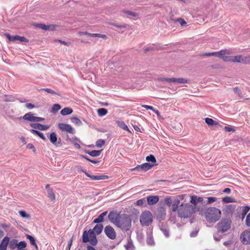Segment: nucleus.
Returning a JSON list of instances; mask_svg holds the SVG:
<instances>
[{
    "instance_id": "obj_24",
    "label": "nucleus",
    "mask_w": 250,
    "mask_h": 250,
    "mask_svg": "<svg viewBox=\"0 0 250 250\" xmlns=\"http://www.w3.org/2000/svg\"><path fill=\"white\" fill-rule=\"evenodd\" d=\"M205 123L209 126L212 127L219 125V122L213 120L212 119L209 118H205Z\"/></svg>"
},
{
    "instance_id": "obj_5",
    "label": "nucleus",
    "mask_w": 250,
    "mask_h": 250,
    "mask_svg": "<svg viewBox=\"0 0 250 250\" xmlns=\"http://www.w3.org/2000/svg\"><path fill=\"white\" fill-rule=\"evenodd\" d=\"M207 220L210 222H215L219 220V209L211 207L208 208L205 213Z\"/></svg>"
},
{
    "instance_id": "obj_20",
    "label": "nucleus",
    "mask_w": 250,
    "mask_h": 250,
    "mask_svg": "<svg viewBox=\"0 0 250 250\" xmlns=\"http://www.w3.org/2000/svg\"><path fill=\"white\" fill-rule=\"evenodd\" d=\"M10 238L6 236H5L0 244V250H6Z\"/></svg>"
},
{
    "instance_id": "obj_38",
    "label": "nucleus",
    "mask_w": 250,
    "mask_h": 250,
    "mask_svg": "<svg viewBox=\"0 0 250 250\" xmlns=\"http://www.w3.org/2000/svg\"><path fill=\"white\" fill-rule=\"evenodd\" d=\"M48 197L50 198V199L52 201H54L55 199V195L53 191V189L52 188H49L48 189Z\"/></svg>"
},
{
    "instance_id": "obj_47",
    "label": "nucleus",
    "mask_w": 250,
    "mask_h": 250,
    "mask_svg": "<svg viewBox=\"0 0 250 250\" xmlns=\"http://www.w3.org/2000/svg\"><path fill=\"white\" fill-rule=\"evenodd\" d=\"M125 14H127L128 15L131 16L133 17H136L138 16L137 13L132 12L129 10H125L123 11Z\"/></svg>"
},
{
    "instance_id": "obj_29",
    "label": "nucleus",
    "mask_w": 250,
    "mask_h": 250,
    "mask_svg": "<svg viewBox=\"0 0 250 250\" xmlns=\"http://www.w3.org/2000/svg\"><path fill=\"white\" fill-rule=\"evenodd\" d=\"M125 247L126 250H134L135 247L133 244V242L129 237L127 239V243L125 245Z\"/></svg>"
},
{
    "instance_id": "obj_1",
    "label": "nucleus",
    "mask_w": 250,
    "mask_h": 250,
    "mask_svg": "<svg viewBox=\"0 0 250 250\" xmlns=\"http://www.w3.org/2000/svg\"><path fill=\"white\" fill-rule=\"evenodd\" d=\"M104 226L101 224H97L92 229L84 230L82 236V242L83 243L89 242L92 246L97 244L98 240L96 235H99L103 231Z\"/></svg>"
},
{
    "instance_id": "obj_6",
    "label": "nucleus",
    "mask_w": 250,
    "mask_h": 250,
    "mask_svg": "<svg viewBox=\"0 0 250 250\" xmlns=\"http://www.w3.org/2000/svg\"><path fill=\"white\" fill-rule=\"evenodd\" d=\"M153 221L152 213L149 211L143 212L140 218V222L143 226H148Z\"/></svg>"
},
{
    "instance_id": "obj_51",
    "label": "nucleus",
    "mask_w": 250,
    "mask_h": 250,
    "mask_svg": "<svg viewBox=\"0 0 250 250\" xmlns=\"http://www.w3.org/2000/svg\"><path fill=\"white\" fill-rule=\"evenodd\" d=\"M137 238L138 241L140 243H143L144 240V235L142 233H138L137 234Z\"/></svg>"
},
{
    "instance_id": "obj_18",
    "label": "nucleus",
    "mask_w": 250,
    "mask_h": 250,
    "mask_svg": "<svg viewBox=\"0 0 250 250\" xmlns=\"http://www.w3.org/2000/svg\"><path fill=\"white\" fill-rule=\"evenodd\" d=\"M159 200V196L158 195H150L146 197V201L149 205H153L156 204Z\"/></svg>"
},
{
    "instance_id": "obj_56",
    "label": "nucleus",
    "mask_w": 250,
    "mask_h": 250,
    "mask_svg": "<svg viewBox=\"0 0 250 250\" xmlns=\"http://www.w3.org/2000/svg\"><path fill=\"white\" fill-rule=\"evenodd\" d=\"M120 126L123 128L124 130L127 131L129 132H130V131L129 130L128 126L125 124L124 122H122L121 123V124L120 125Z\"/></svg>"
},
{
    "instance_id": "obj_44",
    "label": "nucleus",
    "mask_w": 250,
    "mask_h": 250,
    "mask_svg": "<svg viewBox=\"0 0 250 250\" xmlns=\"http://www.w3.org/2000/svg\"><path fill=\"white\" fill-rule=\"evenodd\" d=\"M146 161L147 162H151L153 163L156 162V160L153 155L150 154L149 156H146Z\"/></svg>"
},
{
    "instance_id": "obj_31",
    "label": "nucleus",
    "mask_w": 250,
    "mask_h": 250,
    "mask_svg": "<svg viewBox=\"0 0 250 250\" xmlns=\"http://www.w3.org/2000/svg\"><path fill=\"white\" fill-rule=\"evenodd\" d=\"M4 35L8 39L10 42H15L19 41V35L11 36L9 33H5Z\"/></svg>"
},
{
    "instance_id": "obj_59",
    "label": "nucleus",
    "mask_w": 250,
    "mask_h": 250,
    "mask_svg": "<svg viewBox=\"0 0 250 250\" xmlns=\"http://www.w3.org/2000/svg\"><path fill=\"white\" fill-rule=\"evenodd\" d=\"M26 147L28 149H32L33 150V151L34 152L36 151L35 147H34V145L32 144H31V143L28 144L27 145Z\"/></svg>"
},
{
    "instance_id": "obj_42",
    "label": "nucleus",
    "mask_w": 250,
    "mask_h": 250,
    "mask_svg": "<svg viewBox=\"0 0 250 250\" xmlns=\"http://www.w3.org/2000/svg\"><path fill=\"white\" fill-rule=\"evenodd\" d=\"M71 120L72 123H73L77 125H82V121L78 118L72 117L71 118Z\"/></svg>"
},
{
    "instance_id": "obj_3",
    "label": "nucleus",
    "mask_w": 250,
    "mask_h": 250,
    "mask_svg": "<svg viewBox=\"0 0 250 250\" xmlns=\"http://www.w3.org/2000/svg\"><path fill=\"white\" fill-rule=\"evenodd\" d=\"M232 53L231 51L229 49H224L220 51V58H221L225 62H232L244 63L245 61L242 56L238 55L234 57L227 56Z\"/></svg>"
},
{
    "instance_id": "obj_21",
    "label": "nucleus",
    "mask_w": 250,
    "mask_h": 250,
    "mask_svg": "<svg viewBox=\"0 0 250 250\" xmlns=\"http://www.w3.org/2000/svg\"><path fill=\"white\" fill-rule=\"evenodd\" d=\"M146 243L148 245L152 246L155 245V242L152 236V232H147L146 233Z\"/></svg>"
},
{
    "instance_id": "obj_62",
    "label": "nucleus",
    "mask_w": 250,
    "mask_h": 250,
    "mask_svg": "<svg viewBox=\"0 0 250 250\" xmlns=\"http://www.w3.org/2000/svg\"><path fill=\"white\" fill-rule=\"evenodd\" d=\"M19 41H20L21 42H29V40L27 39L23 36H19Z\"/></svg>"
},
{
    "instance_id": "obj_19",
    "label": "nucleus",
    "mask_w": 250,
    "mask_h": 250,
    "mask_svg": "<svg viewBox=\"0 0 250 250\" xmlns=\"http://www.w3.org/2000/svg\"><path fill=\"white\" fill-rule=\"evenodd\" d=\"M23 119L24 120L35 122L36 116H34L33 114L31 112L26 113L23 116L18 118V119Z\"/></svg>"
},
{
    "instance_id": "obj_41",
    "label": "nucleus",
    "mask_w": 250,
    "mask_h": 250,
    "mask_svg": "<svg viewBox=\"0 0 250 250\" xmlns=\"http://www.w3.org/2000/svg\"><path fill=\"white\" fill-rule=\"evenodd\" d=\"M61 108V106L59 104H53L51 112L53 113H56L59 110H60Z\"/></svg>"
},
{
    "instance_id": "obj_43",
    "label": "nucleus",
    "mask_w": 250,
    "mask_h": 250,
    "mask_svg": "<svg viewBox=\"0 0 250 250\" xmlns=\"http://www.w3.org/2000/svg\"><path fill=\"white\" fill-rule=\"evenodd\" d=\"M26 238L28 239L31 243V245L32 246L36 245V241L35 238L30 235L26 234Z\"/></svg>"
},
{
    "instance_id": "obj_15",
    "label": "nucleus",
    "mask_w": 250,
    "mask_h": 250,
    "mask_svg": "<svg viewBox=\"0 0 250 250\" xmlns=\"http://www.w3.org/2000/svg\"><path fill=\"white\" fill-rule=\"evenodd\" d=\"M240 239L244 244H250V229L244 231L241 234Z\"/></svg>"
},
{
    "instance_id": "obj_64",
    "label": "nucleus",
    "mask_w": 250,
    "mask_h": 250,
    "mask_svg": "<svg viewBox=\"0 0 250 250\" xmlns=\"http://www.w3.org/2000/svg\"><path fill=\"white\" fill-rule=\"evenodd\" d=\"M198 230H194V231H192L190 233V236L191 237H196L197 234H198Z\"/></svg>"
},
{
    "instance_id": "obj_45",
    "label": "nucleus",
    "mask_w": 250,
    "mask_h": 250,
    "mask_svg": "<svg viewBox=\"0 0 250 250\" xmlns=\"http://www.w3.org/2000/svg\"><path fill=\"white\" fill-rule=\"evenodd\" d=\"M250 209V207L249 206H245L243 209L242 212V218H244L246 215L247 214L249 210Z\"/></svg>"
},
{
    "instance_id": "obj_14",
    "label": "nucleus",
    "mask_w": 250,
    "mask_h": 250,
    "mask_svg": "<svg viewBox=\"0 0 250 250\" xmlns=\"http://www.w3.org/2000/svg\"><path fill=\"white\" fill-rule=\"evenodd\" d=\"M59 128L62 131H66L70 134L75 133V130L70 125L64 123H59L58 124Z\"/></svg>"
},
{
    "instance_id": "obj_16",
    "label": "nucleus",
    "mask_w": 250,
    "mask_h": 250,
    "mask_svg": "<svg viewBox=\"0 0 250 250\" xmlns=\"http://www.w3.org/2000/svg\"><path fill=\"white\" fill-rule=\"evenodd\" d=\"M36 26L45 31H53L57 26L56 24L46 25L43 23H38L36 24Z\"/></svg>"
},
{
    "instance_id": "obj_26",
    "label": "nucleus",
    "mask_w": 250,
    "mask_h": 250,
    "mask_svg": "<svg viewBox=\"0 0 250 250\" xmlns=\"http://www.w3.org/2000/svg\"><path fill=\"white\" fill-rule=\"evenodd\" d=\"M160 229L164 233V235L166 236V237L168 238L169 236V229L167 227V226H166L165 225H164L162 224L161 226H160Z\"/></svg>"
},
{
    "instance_id": "obj_34",
    "label": "nucleus",
    "mask_w": 250,
    "mask_h": 250,
    "mask_svg": "<svg viewBox=\"0 0 250 250\" xmlns=\"http://www.w3.org/2000/svg\"><path fill=\"white\" fill-rule=\"evenodd\" d=\"M154 164H151L149 163H145L142 164V166H143L144 167V172L146 171L147 170L151 168L154 166Z\"/></svg>"
},
{
    "instance_id": "obj_54",
    "label": "nucleus",
    "mask_w": 250,
    "mask_h": 250,
    "mask_svg": "<svg viewBox=\"0 0 250 250\" xmlns=\"http://www.w3.org/2000/svg\"><path fill=\"white\" fill-rule=\"evenodd\" d=\"M234 92L237 94L240 97H242V91L238 87H235L233 88Z\"/></svg>"
},
{
    "instance_id": "obj_2",
    "label": "nucleus",
    "mask_w": 250,
    "mask_h": 250,
    "mask_svg": "<svg viewBox=\"0 0 250 250\" xmlns=\"http://www.w3.org/2000/svg\"><path fill=\"white\" fill-rule=\"evenodd\" d=\"M194 212V208L188 203H182L178 210V216L184 218L190 217Z\"/></svg>"
},
{
    "instance_id": "obj_11",
    "label": "nucleus",
    "mask_w": 250,
    "mask_h": 250,
    "mask_svg": "<svg viewBox=\"0 0 250 250\" xmlns=\"http://www.w3.org/2000/svg\"><path fill=\"white\" fill-rule=\"evenodd\" d=\"M50 142L56 147H60L62 146L61 138H58L55 132H52L48 137Z\"/></svg>"
},
{
    "instance_id": "obj_46",
    "label": "nucleus",
    "mask_w": 250,
    "mask_h": 250,
    "mask_svg": "<svg viewBox=\"0 0 250 250\" xmlns=\"http://www.w3.org/2000/svg\"><path fill=\"white\" fill-rule=\"evenodd\" d=\"M19 214L21 216L24 218H30V215L24 210H20Z\"/></svg>"
},
{
    "instance_id": "obj_53",
    "label": "nucleus",
    "mask_w": 250,
    "mask_h": 250,
    "mask_svg": "<svg viewBox=\"0 0 250 250\" xmlns=\"http://www.w3.org/2000/svg\"><path fill=\"white\" fill-rule=\"evenodd\" d=\"M41 90H43L47 92L48 93H50L53 95H56L57 93L54 90H52L51 89L45 88H42Z\"/></svg>"
},
{
    "instance_id": "obj_28",
    "label": "nucleus",
    "mask_w": 250,
    "mask_h": 250,
    "mask_svg": "<svg viewBox=\"0 0 250 250\" xmlns=\"http://www.w3.org/2000/svg\"><path fill=\"white\" fill-rule=\"evenodd\" d=\"M18 240L16 239H12L9 240V248L11 250H14L17 248Z\"/></svg>"
},
{
    "instance_id": "obj_12",
    "label": "nucleus",
    "mask_w": 250,
    "mask_h": 250,
    "mask_svg": "<svg viewBox=\"0 0 250 250\" xmlns=\"http://www.w3.org/2000/svg\"><path fill=\"white\" fill-rule=\"evenodd\" d=\"M80 171H82L85 174V175L89 177L92 180H106L109 178L107 175H91L88 173L87 171L83 168H78Z\"/></svg>"
},
{
    "instance_id": "obj_49",
    "label": "nucleus",
    "mask_w": 250,
    "mask_h": 250,
    "mask_svg": "<svg viewBox=\"0 0 250 250\" xmlns=\"http://www.w3.org/2000/svg\"><path fill=\"white\" fill-rule=\"evenodd\" d=\"M105 144V140L103 139H98L96 142V146L98 147H101Z\"/></svg>"
},
{
    "instance_id": "obj_48",
    "label": "nucleus",
    "mask_w": 250,
    "mask_h": 250,
    "mask_svg": "<svg viewBox=\"0 0 250 250\" xmlns=\"http://www.w3.org/2000/svg\"><path fill=\"white\" fill-rule=\"evenodd\" d=\"M90 35V37H99V38H102L103 39H105L106 38V36L104 34H101L99 33H91Z\"/></svg>"
},
{
    "instance_id": "obj_33",
    "label": "nucleus",
    "mask_w": 250,
    "mask_h": 250,
    "mask_svg": "<svg viewBox=\"0 0 250 250\" xmlns=\"http://www.w3.org/2000/svg\"><path fill=\"white\" fill-rule=\"evenodd\" d=\"M171 21H172L174 22H179V23L180 24V25H181V26L182 27H184V26H186L187 25V22L186 21L183 19H182V18H178L177 19H170Z\"/></svg>"
},
{
    "instance_id": "obj_25",
    "label": "nucleus",
    "mask_w": 250,
    "mask_h": 250,
    "mask_svg": "<svg viewBox=\"0 0 250 250\" xmlns=\"http://www.w3.org/2000/svg\"><path fill=\"white\" fill-rule=\"evenodd\" d=\"M172 200L170 197H168L164 199V201H161L159 205L162 206H164L166 204L168 207H170L172 203Z\"/></svg>"
},
{
    "instance_id": "obj_35",
    "label": "nucleus",
    "mask_w": 250,
    "mask_h": 250,
    "mask_svg": "<svg viewBox=\"0 0 250 250\" xmlns=\"http://www.w3.org/2000/svg\"><path fill=\"white\" fill-rule=\"evenodd\" d=\"M97 113L99 116L103 117L106 115L107 110L104 108H99L97 110Z\"/></svg>"
},
{
    "instance_id": "obj_22",
    "label": "nucleus",
    "mask_w": 250,
    "mask_h": 250,
    "mask_svg": "<svg viewBox=\"0 0 250 250\" xmlns=\"http://www.w3.org/2000/svg\"><path fill=\"white\" fill-rule=\"evenodd\" d=\"M107 211H105L102 212L93 220V223L100 224V223L103 222L104 220V217L107 215Z\"/></svg>"
},
{
    "instance_id": "obj_61",
    "label": "nucleus",
    "mask_w": 250,
    "mask_h": 250,
    "mask_svg": "<svg viewBox=\"0 0 250 250\" xmlns=\"http://www.w3.org/2000/svg\"><path fill=\"white\" fill-rule=\"evenodd\" d=\"M25 106L29 109H31L35 107V105L31 103H27L25 104Z\"/></svg>"
},
{
    "instance_id": "obj_4",
    "label": "nucleus",
    "mask_w": 250,
    "mask_h": 250,
    "mask_svg": "<svg viewBox=\"0 0 250 250\" xmlns=\"http://www.w3.org/2000/svg\"><path fill=\"white\" fill-rule=\"evenodd\" d=\"M115 226L124 231L129 230L131 226L130 216L126 214H122Z\"/></svg>"
},
{
    "instance_id": "obj_55",
    "label": "nucleus",
    "mask_w": 250,
    "mask_h": 250,
    "mask_svg": "<svg viewBox=\"0 0 250 250\" xmlns=\"http://www.w3.org/2000/svg\"><path fill=\"white\" fill-rule=\"evenodd\" d=\"M197 196L195 195H193L191 196L190 202L193 204L196 205L198 203V201H197Z\"/></svg>"
},
{
    "instance_id": "obj_9",
    "label": "nucleus",
    "mask_w": 250,
    "mask_h": 250,
    "mask_svg": "<svg viewBox=\"0 0 250 250\" xmlns=\"http://www.w3.org/2000/svg\"><path fill=\"white\" fill-rule=\"evenodd\" d=\"M231 221L230 219H223L220 222V231L224 232L230 228Z\"/></svg>"
},
{
    "instance_id": "obj_58",
    "label": "nucleus",
    "mask_w": 250,
    "mask_h": 250,
    "mask_svg": "<svg viewBox=\"0 0 250 250\" xmlns=\"http://www.w3.org/2000/svg\"><path fill=\"white\" fill-rule=\"evenodd\" d=\"M146 202L145 198H142L141 199H139L136 201V205L137 206H142L144 203Z\"/></svg>"
},
{
    "instance_id": "obj_36",
    "label": "nucleus",
    "mask_w": 250,
    "mask_h": 250,
    "mask_svg": "<svg viewBox=\"0 0 250 250\" xmlns=\"http://www.w3.org/2000/svg\"><path fill=\"white\" fill-rule=\"evenodd\" d=\"M222 201L224 203H226L236 202V200L234 198H232L229 196L223 198Z\"/></svg>"
},
{
    "instance_id": "obj_50",
    "label": "nucleus",
    "mask_w": 250,
    "mask_h": 250,
    "mask_svg": "<svg viewBox=\"0 0 250 250\" xmlns=\"http://www.w3.org/2000/svg\"><path fill=\"white\" fill-rule=\"evenodd\" d=\"M110 24L113 26H115L117 28H120V29L125 28L127 26V25L126 24L119 25V24H118L115 23H110Z\"/></svg>"
},
{
    "instance_id": "obj_30",
    "label": "nucleus",
    "mask_w": 250,
    "mask_h": 250,
    "mask_svg": "<svg viewBox=\"0 0 250 250\" xmlns=\"http://www.w3.org/2000/svg\"><path fill=\"white\" fill-rule=\"evenodd\" d=\"M73 109L70 107H65L61 111V114L62 116L71 114L73 112Z\"/></svg>"
},
{
    "instance_id": "obj_37",
    "label": "nucleus",
    "mask_w": 250,
    "mask_h": 250,
    "mask_svg": "<svg viewBox=\"0 0 250 250\" xmlns=\"http://www.w3.org/2000/svg\"><path fill=\"white\" fill-rule=\"evenodd\" d=\"M27 246V244L25 241H22L20 242H18L17 248L18 250H24Z\"/></svg>"
},
{
    "instance_id": "obj_10",
    "label": "nucleus",
    "mask_w": 250,
    "mask_h": 250,
    "mask_svg": "<svg viewBox=\"0 0 250 250\" xmlns=\"http://www.w3.org/2000/svg\"><path fill=\"white\" fill-rule=\"evenodd\" d=\"M121 216L117 210H112L109 212L108 218L111 223L116 225Z\"/></svg>"
},
{
    "instance_id": "obj_60",
    "label": "nucleus",
    "mask_w": 250,
    "mask_h": 250,
    "mask_svg": "<svg viewBox=\"0 0 250 250\" xmlns=\"http://www.w3.org/2000/svg\"><path fill=\"white\" fill-rule=\"evenodd\" d=\"M246 224L248 227H250V213L246 217Z\"/></svg>"
},
{
    "instance_id": "obj_23",
    "label": "nucleus",
    "mask_w": 250,
    "mask_h": 250,
    "mask_svg": "<svg viewBox=\"0 0 250 250\" xmlns=\"http://www.w3.org/2000/svg\"><path fill=\"white\" fill-rule=\"evenodd\" d=\"M103 151V149H101V150H92V151H89L88 150H87V149H85L84 150V151L89 154V155H90L92 157H97V156H99L102 151Z\"/></svg>"
},
{
    "instance_id": "obj_32",
    "label": "nucleus",
    "mask_w": 250,
    "mask_h": 250,
    "mask_svg": "<svg viewBox=\"0 0 250 250\" xmlns=\"http://www.w3.org/2000/svg\"><path fill=\"white\" fill-rule=\"evenodd\" d=\"M220 127L222 128V130L226 132H233L235 131L234 128L230 125L223 126L220 125Z\"/></svg>"
},
{
    "instance_id": "obj_17",
    "label": "nucleus",
    "mask_w": 250,
    "mask_h": 250,
    "mask_svg": "<svg viewBox=\"0 0 250 250\" xmlns=\"http://www.w3.org/2000/svg\"><path fill=\"white\" fill-rule=\"evenodd\" d=\"M30 125L34 129L43 131L46 130L50 127L49 125H42L40 123H31Z\"/></svg>"
},
{
    "instance_id": "obj_8",
    "label": "nucleus",
    "mask_w": 250,
    "mask_h": 250,
    "mask_svg": "<svg viewBox=\"0 0 250 250\" xmlns=\"http://www.w3.org/2000/svg\"><path fill=\"white\" fill-rule=\"evenodd\" d=\"M159 80L162 82H166L167 83H188V80L183 78H160Z\"/></svg>"
},
{
    "instance_id": "obj_13",
    "label": "nucleus",
    "mask_w": 250,
    "mask_h": 250,
    "mask_svg": "<svg viewBox=\"0 0 250 250\" xmlns=\"http://www.w3.org/2000/svg\"><path fill=\"white\" fill-rule=\"evenodd\" d=\"M104 232L107 237L109 239L113 240L116 238V232L111 226H106L104 229Z\"/></svg>"
},
{
    "instance_id": "obj_57",
    "label": "nucleus",
    "mask_w": 250,
    "mask_h": 250,
    "mask_svg": "<svg viewBox=\"0 0 250 250\" xmlns=\"http://www.w3.org/2000/svg\"><path fill=\"white\" fill-rule=\"evenodd\" d=\"M217 200V198L214 197H209L208 198L207 204H211Z\"/></svg>"
},
{
    "instance_id": "obj_40",
    "label": "nucleus",
    "mask_w": 250,
    "mask_h": 250,
    "mask_svg": "<svg viewBox=\"0 0 250 250\" xmlns=\"http://www.w3.org/2000/svg\"><path fill=\"white\" fill-rule=\"evenodd\" d=\"M234 209V207L232 205H227L226 206V208L224 210L228 213H232Z\"/></svg>"
},
{
    "instance_id": "obj_52",
    "label": "nucleus",
    "mask_w": 250,
    "mask_h": 250,
    "mask_svg": "<svg viewBox=\"0 0 250 250\" xmlns=\"http://www.w3.org/2000/svg\"><path fill=\"white\" fill-rule=\"evenodd\" d=\"M135 170L144 172L143 166H142V165H138L134 168L131 169V171H135Z\"/></svg>"
},
{
    "instance_id": "obj_7",
    "label": "nucleus",
    "mask_w": 250,
    "mask_h": 250,
    "mask_svg": "<svg viewBox=\"0 0 250 250\" xmlns=\"http://www.w3.org/2000/svg\"><path fill=\"white\" fill-rule=\"evenodd\" d=\"M154 214L158 221L160 222L164 220L166 216V210L164 207L160 205L155 210Z\"/></svg>"
},
{
    "instance_id": "obj_63",
    "label": "nucleus",
    "mask_w": 250,
    "mask_h": 250,
    "mask_svg": "<svg viewBox=\"0 0 250 250\" xmlns=\"http://www.w3.org/2000/svg\"><path fill=\"white\" fill-rule=\"evenodd\" d=\"M56 41L59 42H61L62 44H63L65 45L69 46L71 43L70 42H67L64 41L60 40H57Z\"/></svg>"
},
{
    "instance_id": "obj_27",
    "label": "nucleus",
    "mask_w": 250,
    "mask_h": 250,
    "mask_svg": "<svg viewBox=\"0 0 250 250\" xmlns=\"http://www.w3.org/2000/svg\"><path fill=\"white\" fill-rule=\"evenodd\" d=\"M180 203L179 200L175 199H174L171 206V209L173 212H175L176 211H178L179 209L178 207L179 206Z\"/></svg>"
},
{
    "instance_id": "obj_39",
    "label": "nucleus",
    "mask_w": 250,
    "mask_h": 250,
    "mask_svg": "<svg viewBox=\"0 0 250 250\" xmlns=\"http://www.w3.org/2000/svg\"><path fill=\"white\" fill-rule=\"evenodd\" d=\"M201 56L205 57H210L212 56H215L217 57H219V52L205 53L202 54Z\"/></svg>"
}]
</instances>
